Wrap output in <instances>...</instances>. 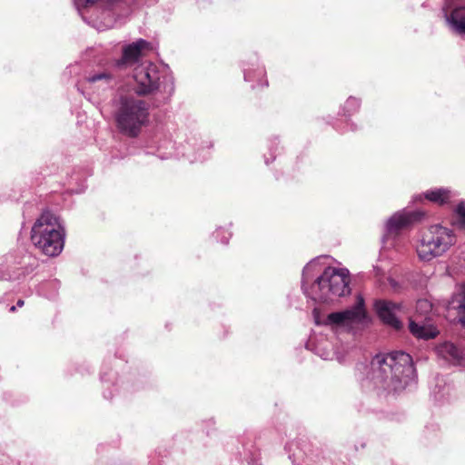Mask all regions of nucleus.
I'll use <instances>...</instances> for the list:
<instances>
[{
	"label": "nucleus",
	"mask_w": 465,
	"mask_h": 465,
	"mask_svg": "<svg viewBox=\"0 0 465 465\" xmlns=\"http://www.w3.org/2000/svg\"><path fill=\"white\" fill-rule=\"evenodd\" d=\"M365 368L368 371L362 386L380 396L401 393L415 377L412 358L404 351L377 354Z\"/></svg>",
	"instance_id": "1"
},
{
	"label": "nucleus",
	"mask_w": 465,
	"mask_h": 465,
	"mask_svg": "<svg viewBox=\"0 0 465 465\" xmlns=\"http://www.w3.org/2000/svg\"><path fill=\"white\" fill-rule=\"evenodd\" d=\"M319 260L320 258L312 260L303 268L302 287L305 294L320 302H332L350 294L351 279L346 268L327 267L309 288L306 287Z\"/></svg>",
	"instance_id": "2"
},
{
	"label": "nucleus",
	"mask_w": 465,
	"mask_h": 465,
	"mask_svg": "<svg viewBox=\"0 0 465 465\" xmlns=\"http://www.w3.org/2000/svg\"><path fill=\"white\" fill-rule=\"evenodd\" d=\"M114 119L120 134L136 138L150 122V104L145 100L121 88L114 101Z\"/></svg>",
	"instance_id": "3"
},
{
	"label": "nucleus",
	"mask_w": 465,
	"mask_h": 465,
	"mask_svg": "<svg viewBox=\"0 0 465 465\" xmlns=\"http://www.w3.org/2000/svg\"><path fill=\"white\" fill-rule=\"evenodd\" d=\"M134 86L132 94L137 96L159 94L163 102L170 100L174 93V79L168 66L141 64L133 72Z\"/></svg>",
	"instance_id": "4"
},
{
	"label": "nucleus",
	"mask_w": 465,
	"mask_h": 465,
	"mask_svg": "<svg viewBox=\"0 0 465 465\" xmlns=\"http://www.w3.org/2000/svg\"><path fill=\"white\" fill-rule=\"evenodd\" d=\"M64 228L59 218L44 212L31 230V241L45 255L57 256L64 249Z\"/></svg>",
	"instance_id": "5"
},
{
	"label": "nucleus",
	"mask_w": 465,
	"mask_h": 465,
	"mask_svg": "<svg viewBox=\"0 0 465 465\" xmlns=\"http://www.w3.org/2000/svg\"><path fill=\"white\" fill-rule=\"evenodd\" d=\"M456 242V235L448 227L440 224L431 225L422 232L416 251L418 257L430 262L447 252Z\"/></svg>",
	"instance_id": "6"
},
{
	"label": "nucleus",
	"mask_w": 465,
	"mask_h": 465,
	"mask_svg": "<svg viewBox=\"0 0 465 465\" xmlns=\"http://www.w3.org/2000/svg\"><path fill=\"white\" fill-rule=\"evenodd\" d=\"M73 1L78 14L88 24L100 23L105 27H111L115 22L114 8L120 0Z\"/></svg>",
	"instance_id": "7"
},
{
	"label": "nucleus",
	"mask_w": 465,
	"mask_h": 465,
	"mask_svg": "<svg viewBox=\"0 0 465 465\" xmlns=\"http://www.w3.org/2000/svg\"><path fill=\"white\" fill-rule=\"evenodd\" d=\"M424 216L421 211L402 210L395 213L386 223L385 234L382 238L383 248L396 247L399 243L396 237L400 232L414 222L420 221Z\"/></svg>",
	"instance_id": "8"
},
{
	"label": "nucleus",
	"mask_w": 465,
	"mask_h": 465,
	"mask_svg": "<svg viewBox=\"0 0 465 465\" xmlns=\"http://www.w3.org/2000/svg\"><path fill=\"white\" fill-rule=\"evenodd\" d=\"M367 320L364 308V300L361 296L357 297L356 303L344 311L330 313L324 323L332 328H345L351 330L355 326L363 324Z\"/></svg>",
	"instance_id": "9"
},
{
	"label": "nucleus",
	"mask_w": 465,
	"mask_h": 465,
	"mask_svg": "<svg viewBox=\"0 0 465 465\" xmlns=\"http://www.w3.org/2000/svg\"><path fill=\"white\" fill-rule=\"evenodd\" d=\"M432 311V304L426 299L419 300L415 307V315L410 319L409 329L412 335L420 339L434 338L438 331L435 328L427 324L429 315Z\"/></svg>",
	"instance_id": "10"
},
{
	"label": "nucleus",
	"mask_w": 465,
	"mask_h": 465,
	"mask_svg": "<svg viewBox=\"0 0 465 465\" xmlns=\"http://www.w3.org/2000/svg\"><path fill=\"white\" fill-rule=\"evenodd\" d=\"M115 83L114 74L108 70L103 69L92 71L85 75L83 86L87 92L101 96L112 89Z\"/></svg>",
	"instance_id": "11"
},
{
	"label": "nucleus",
	"mask_w": 465,
	"mask_h": 465,
	"mask_svg": "<svg viewBox=\"0 0 465 465\" xmlns=\"http://www.w3.org/2000/svg\"><path fill=\"white\" fill-rule=\"evenodd\" d=\"M443 12L450 30L465 36V0H445Z\"/></svg>",
	"instance_id": "12"
},
{
	"label": "nucleus",
	"mask_w": 465,
	"mask_h": 465,
	"mask_svg": "<svg viewBox=\"0 0 465 465\" xmlns=\"http://www.w3.org/2000/svg\"><path fill=\"white\" fill-rule=\"evenodd\" d=\"M151 48V44L144 39L125 45L122 49V56L117 59L114 65L118 69L137 66L141 57L146 50Z\"/></svg>",
	"instance_id": "13"
},
{
	"label": "nucleus",
	"mask_w": 465,
	"mask_h": 465,
	"mask_svg": "<svg viewBox=\"0 0 465 465\" xmlns=\"http://www.w3.org/2000/svg\"><path fill=\"white\" fill-rule=\"evenodd\" d=\"M13 272L0 275L1 280L15 281L34 272L38 266V260L29 252H23L18 261L15 262Z\"/></svg>",
	"instance_id": "14"
},
{
	"label": "nucleus",
	"mask_w": 465,
	"mask_h": 465,
	"mask_svg": "<svg viewBox=\"0 0 465 465\" xmlns=\"http://www.w3.org/2000/svg\"><path fill=\"white\" fill-rule=\"evenodd\" d=\"M375 309L380 319L387 325L396 330L402 327V323L398 319L397 313L401 311V306L389 301H377Z\"/></svg>",
	"instance_id": "15"
},
{
	"label": "nucleus",
	"mask_w": 465,
	"mask_h": 465,
	"mask_svg": "<svg viewBox=\"0 0 465 465\" xmlns=\"http://www.w3.org/2000/svg\"><path fill=\"white\" fill-rule=\"evenodd\" d=\"M455 195L454 192L446 188H435L424 193L427 200L440 205L449 203Z\"/></svg>",
	"instance_id": "16"
},
{
	"label": "nucleus",
	"mask_w": 465,
	"mask_h": 465,
	"mask_svg": "<svg viewBox=\"0 0 465 465\" xmlns=\"http://www.w3.org/2000/svg\"><path fill=\"white\" fill-rule=\"evenodd\" d=\"M450 306L457 310L459 314H465V282L460 285L458 292L452 296Z\"/></svg>",
	"instance_id": "17"
},
{
	"label": "nucleus",
	"mask_w": 465,
	"mask_h": 465,
	"mask_svg": "<svg viewBox=\"0 0 465 465\" xmlns=\"http://www.w3.org/2000/svg\"><path fill=\"white\" fill-rule=\"evenodd\" d=\"M439 353L449 361H457L460 357V350L450 342H445L438 348Z\"/></svg>",
	"instance_id": "18"
},
{
	"label": "nucleus",
	"mask_w": 465,
	"mask_h": 465,
	"mask_svg": "<svg viewBox=\"0 0 465 465\" xmlns=\"http://www.w3.org/2000/svg\"><path fill=\"white\" fill-rule=\"evenodd\" d=\"M360 106H361L360 99L353 97V96L349 97L343 106L344 114L351 115V114L356 113L359 110Z\"/></svg>",
	"instance_id": "19"
},
{
	"label": "nucleus",
	"mask_w": 465,
	"mask_h": 465,
	"mask_svg": "<svg viewBox=\"0 0 465 465\" xmlns=\"http://www.w3.org/2000/svg\"><path fill=\"white\" fill-rule=\"evenodd\" d=\"M456 213H457L460 223L465 228V204H464V203H460L458 204V206L456 208Z\"/></svg>",
	"instance_id": "20"
},
{
	"label": "nucleus",
	"mask_w": 465,
	"mask_h": 465,
	"mask_svg": "<svg viewBox=\"0 0 465 465\" xmlns=\"http://www.w3.org/2000/svg\"><path fill=\"white\" fill-rule=\"evenodd\" d=\"M223 233V236H222V239H221V242L223 243V244H226L228 243L229 242V239L231 237V233L223 230V231H217L216 232V237H218L219 233Z\"/></svg>",
	"instance_id": "21"
},
{
	"label": "nucleus",
	"mask_w": 465,
	"mask_h": 465,
	"mask_svg": "<svg viewBox=\"0 0 465 465\" xmlns=\"http://www.w3.org/2000/svg\"><path fill=\"white\" fill-rule=\"evenodd\" d=\"M254 79L252 73L249 69H244V80L252 82Z\"/></svg>",
	"instance_id": "22"
},
{
	"label": "nucleus",
	"mask_w": 465,
	"mask_h": 465,
	"mask_svg": "<svg viewBox=\"0 0 465 465\" xmlns=\"http://www.w3.org/2000/svg\"><path fill=\"white\" fill-rule=\"evenodd\" d=\"M458 322L465 328V314H460Z\"/></svg>",
	"instance_id": "23"
},
{
	"label": "nucleus",
	"mask_w": 465,
	"mask_h": 465,
	"mask_svg": "<svg viewBox=\"0 0 465 465\" xmlns=\"http://www.w3.org/2000/svg\"><path fill=\"white\" fill-rule=\"evenodd\" d=\"M24 304H25V302H24V300H22V299H19V300L17 301V302H16V306H17V307H23V306H24Z\"/></svg>",
	"instance_id": "24"
},
{
	"label": "nucleus",
	"mask_w": 465,
	"mask_h": 465,
	"mask_svg": "<svg viewBox=\"0 0 465 465\" xmlns=\"http://www.w3.org/2000/svg\"><path fill=\"white\" fill-rule=\"evenodd\" d=\"M321 357L323 358L324 360L331 359L330 353H322V354H321Z\"/></svg>",
	"instance_id": "25"
},
{
	"label": "nucleus",
	"mask_w": 465,
	"mask_h": 465,
	"mask_svg": "<svg viewBox=\"0 0 465 465\" xmlns=\"http://www.w3.org/2000/svg\"><path fill=\"white\" fill-rule=\"evenodd\" d=\"M257 72H258L259 75H263L264 74V70L263 69H258Z\"/></svg>",
	"instance_id": "26"
},
{
	"label": "nucleus",
	"mask_w": 465,
	"mask_h": 465,
	"mask_svg": "<svg viewBox=\"0 0 465 465\" xmlns=\"http://www.w3.org/2000/svg\"><path fill=\"white\" fill-rule=\"evenodd\" d=\"M15 310H16V306H15V305L11 306V307H10V309H9V311H10L11 312H15Z\"/></svg>",
	"instance_id": "27"
}]
</instances>
